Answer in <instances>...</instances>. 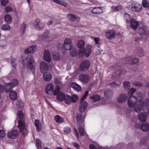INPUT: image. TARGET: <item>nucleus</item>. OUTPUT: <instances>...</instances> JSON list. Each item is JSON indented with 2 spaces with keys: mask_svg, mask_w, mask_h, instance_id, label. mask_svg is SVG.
<instances>
[{
  "mask_svg": "<svg viewBox=\"0 0 149 149\" xmlns=\"http://www.w3.org/2000/svg\"><path fill=\"white\" fill-rule=\"evenodd\" d=\"M53 1L56 3L61 5H64L65 6L64 4H65V3L61 1L58 0H53Z\"/></svg>",
  "mask_w": 149,
  "mask_h": 149,
  "instance_id": "obj_56",
  "label": "nucleus"
},
{
  "mask_svg": "<svg viewBox=\"0 0 149 149\" xmlns=\"http://www.w3.org/2000/svg\"><path fill=\"white\" fill-rule=\"evenodd\" d=\"M26 64L28 68L30 69L32 72H33L35 70V67L33 65L34 62V59L32 57H30L26 58Z\"/></svg>",
  "mask_w": 149,
  "mask_h": 149,
  "instance_id": "obj_7",
  "label": "nucleus"
},
{
  "mask_svg": "<svg viewBox=\"0 0 149 149\" xmlns=\"http://www.w3.org/2000/svg\"><path fill=\"white\" fill-rule=\"evenodd\" d=\"M141 128L143 131H147L149 130V123H145L142 124Z\"/></svg>",
  "mask_w": 149,
  "mask_h": 149,
  "instance_id": "obj_34",
  "label": "nucleus"
},
{
  "mask_svg": "<svg viewBox=\"0 0 149 149\" xmlns=\"http://www.w3.org/2000/svg\"><path fill=\"white\" fill-rule=\"evenodd\" d=\"M18 132L17 130H13L9 132L7 134L8 137L11 139H14L18 135Z\"/></svg>",
  "mask_w": 149,
  "mask_h": 149,
  "instance_id": "obj_16",
  "label": "nucleus"
},
{
  "mask_svg": "<svg viewBox=\"0 0 149 149\" xmlns=\"http://www.w3.org/2000/svg\"><path fill=\"white\" fill-rule=\"evenodd\" d=\"M12 10L13 8L9 6H8L6 7L5 8V11L7 13L10 12Z\"/></svg>",
  "mask_w": 149,
  "mask_h": 149,
  "instance_id": "obj_60",
  "label": "nucleus"
},
{
  "mask_svg": "<svg viewBox=\"0 0 149 149\" xmlns=\"http://www.w3.org/2000/svg\"><path fill=\"white\" fill-rule=\"evenodd\" d=\"M78 99V97L76 95H73L71 97L69 95H66L64 100L66 104H70L72 102L75 103Z\"/></svg>",
  "mask_w": 149,
  "mask_h": 149,
  "instance_id": "obj_3",
  "label": "nucleus"
},
{
  "mask_svg": "<svg viewBox=\"0 0 149 149\" xmlns=\"http://www.w3.org/2000/svg\"><path fill=\"white\" fill-rule=\"evenodd\" d=\"M44 60L46 62L49 63L51 61V58L49 52L47 50L45 51L43 56Z\"/></svg>",
  "mask_w": 149,
  "mask_h": 149,
  "instance_id": "obj_18",
  "label": "nucleus"
},
{
  "mask_svg": "<svg viewBox=\"0 0 149 149\" xmlns=\"http://www.w3.org/2000/svg\"><path fill=\"white\" fill-rule=\"evenodd\" d=\"M85 42L82 40H79L77 43V45L78 47L81 48L84 45Z\"/></svg>",
  "mask_w": 149,
  "mask_h": 149,
  "instance_id": "obj_36",
  "label": "nucleus"
},
{
  "mask_svg": "<svg viewBox=\"0 0 149 149\" xmlns=\"http://www.w3.org/2000/svg\"><path fill=\"white\" fill-rule=\"evenodd\" d=\"M64 48L66 50H70L72 47L71 40L69 38H66L64 41L63 45Z\"/></svg>",
  "mask_w": 149,
  "mask_h": 149,
  "instance_id": "obj_11",
  "label": "nucleus"
},
{
  "mask_svg": "<svg viewBox=\"0 0 149 149\" xmlns=\"http://www.w3.org/2000/svg\"><path fill=\"white\" fill-rule=\"evenodd\" d=\"M104 94L105 96L107 98H110L112 97L113 95V92L111 90L107 89L105 90Z\"/></svg>",
  "mask_w": 149,
  "mask_h": 149,
  "instance_id": "obj_26",
  "label": "nucleus"
},
{
  "mask_svg": "<svg viewBox=\"0 0 149 149\" xmlns=\"http://www.w3.org/2000/svg\"><path fill=\"white\" fill-rule=\"evenodd\" d=\"M37 144L36 145L37 149H41L42 147L41 146V143L40 141L37 139L36 140Z\"/></svg>",
  "mask_w": 149,
  "mask_h": 149,
  "instance_id": "obj_51",
  "label": "nucleus"
},
{
  "mask_svg": "<svg viewBox=\"0 0 149 149\" xmlns=\"http://www.w3.org/2000/svg\"><path fill=\"white\" fill-rule=\"evenodd\" d=\"M71 87L75 91L79 92L81 90V87L78 84L75 83H72Z\"/></svg>",
  "mask_w": 149,
  "mask_h": 149,
  "instance_id": "obj_28",
  "label": "nucleus"
},
{
  "mask_svg": "<svg viewBox=\"0 0 149 149\" xmlns=\"http://www.w3.org/2000/svg\"><path fill=\"white\" fill-rule=\"evenodd\" d=\"M56 95V98L57 100L61 102L63 101L64 100L65 95L63 92H61L58 94Z\"/></svg>",
  "mask_w": 149,
  "mask_h": 149,
  "instance_id": "obj_31",
  "label": "nucleus"
},
{
  "mask_svg": "<svg viewBox=\"0 0 149 149\" xmlns=\"http://www.w3.org/2000/svg\"><path fill=\"white\" fill-rule=\"evenodd\" d=\"M136 91V89L134 88H132L129 89L128 94L129 95H133Z\"/></svg>",
  "mask_w": 149,
  "mask_h": 149,
  "instance_id": "obj_43",
  "label": "nucleus"
},
{
  "mask_svg": "<svg viewBox=\"0 0 149 149\" xmlns=\"http://www.w3.org/2000/svg\"><path fill=\"white\" fill-rule=\"evenodd\" d=\"M17 59L16 58H12L11 60V64L14 68H15V66L17 65Z\"/></svg>",
  "mask_w": 149,
  "mask_h": 149,
  "instance_id": "obj_46",
  "label": "nucleus"
},
{
  "mask_svg": "<svg viewBox=\"0 0 149 149\" xmlns=\"http://www.w3.org/2000/svg\"><path fill=\"white\" fill-rule=\"evenodd\" d=\"M79 54L80 56H82L85 55V50L83 49H80L79 52Z\"/></svg>",
  "mask_w": 149,
  "mask_h": 149,
  "instance_id": "obj_57",
  "label": "nucleus"
},
{
  "mask_svg": "<svg viewBox=\"0 0 149 149\" xmlns=\"http://www.w3.org/2000/svg\"><path fill=\"white\" fill-rule=\"evenodd\" d=\"M130 83L127 81H125L123 84L124 88L126 89H129L130 87Z\"/></svg>",
  "mask_w": 149,
  "mask_h": 149,
  "instance_id": "obj_48",
  "label": "nucleus"
},
{
  "mask_svg": "<svg viewBox=\"0 0 149 149\" xmlns=\"http://www.w3.org/2000/svg\"><path fill=\"white\" fill-rule=\"evenodd\" d=\"M92 46L90 45H88L85 50V55L86 57H88L90 56L92 50Z\"/></svg>",
  "mask_w": 149,
  "mask_h": 149,
  "instance_id": "obj_25",
  "label": "nucleus"
},
{
  "mask_svg": "<svg viewBox=\"0 0 149 149\" xmlns=\"http://www.w3.org/2000/svg\"><path fill=\"white\" fill-rule=\"evenodd\" d=\"M90 62L88 60H85L81 62L80 65V69L81 71L88 70L90 66Z\"/></svg>",
  "mask_w": 149,
  "mask_h": 149,
  "instance_id": "obj_8",
  "label": "nucleus"
},
{
  "mask_svg": "<svg viewBox=\"0 0 149 149\" xmlns=\"http://www.w3.org/2000/svg\"><path fill=\"white\" fill-rule=\"evenodd\" d=\"M105 35L108 39L111 40L114 38L115 34L113 30H109L106 32Z\"/></svg>",
  "mask_w": 149,
  "mask_h": 149,
  "instance_id": "obj_17",
  "label": "nucleus"
},
{
  "mask_svg": "<svg viewBox=\"0 0 149 149\" xmlns=\"http://www.w3.org/2000/svg\"><path fill=\"white\" fill-rule=\"evenodd\" d=\"M143 95L140 92H137L135 95L130 96L127 101L128 107L133 108L135 111L137 113L141 112L143 109Z\"/></svg>",
  "mask_w": 149,
  "mask_h": 149,
  "instance_id": "obj_1",
  "label": "nucleus"
},
{
  "mask_svg": "<svg viewBox=\"0 0 149 149\" xmlns=\"http://www.w3.org/2000/svg\"><path fill=\"white\" fill-rule=\"evenodd\" d=\"M76 119L78 124L79 125V132L80 135L81 136L84 135L82 125H83L84 118H83L81 114H78L76 117Z\"/></svg>",
  "mask_w": 149,
  "mask_h": 149,
  "instance_id": "obj_2",
  "label": "nucleus"
},
{
  "mask_svg": "<svg viewBox=\"0 0 149 149\" xmlns=\"http://www.w3.org/2000/svg\"><path fill=\"white\" fill-rule=\"evenodd\" d=\"M6 133L3 130H0V138H3L6 135Z\"/></svg>",
  "mask_w": 149,
  "mask_h": 149,
  "instance_id": "obj_59",
  "label": "nucleus"
},
{
  "mask_svg": "<svg viewBox=\"0 0 149 149\" xmlns=\"http://www.w3.org/2000/svg\"><path fill=\"white\" fill-rule=\"evenodd\" d=\"M124 18L125 19L127 23H129L131 20V17L127 13H125L124 15Z\"/></svg>",
  "mask_w": 149,
  "mask_h": 149,
  "instance_id": "obj_41",
  "label": "nucleus"
},
{
  "mask_svg": "<svg viewBox=\"0 0 149 149\" xmlns=\"http://www.w3.org/2000/svg\"><path fill=\"white\" fill-rule=\"evenodd\" d=\"M17 105L18 106L20 109L23 106V104L21 101H18L17 103Z\"/></svg>",
  "mask_w": 149,
  "mask_h": 149,
  "instance_id": "obj_64",
  "label": "nucleus"
},
{
  "mask_svg": "<svg viewBox=\"0 0 149 149\" xmlns=\"http://www.w3.org/2000/svg\"><path fill=\"white\" fill-rule=\"evenodd\" d=\"M143 108L144 107V105H145L146 107L148 106L149 105V99L148 98L146 99L144 102L143 101Z\"/></svg>",
  "mask_w": 149,
  "mask_h": 149,
  "instance_id": "obj_58",
  "label": "nucleus"
},
{
  "mask_svg": "<svg viewBox=\"0 0 149 149\" xmlns=\"http://www.w3.org/2000/svg\"><path fill=\"white\" fill-rule=\"evenodd\" d=\"M147 114L145 112H141L138 115V118L139 120L142 122L146 121Z\"/></svg>",
  "mask_w": 149,
  "mask_h": 149,
  "instance_id": "obj_22",
  "label": "nucleus"
},
{
  "mask_svg": "<svg viewBox=\"0 0 149 149\" xmlns=\"http://www.w3.org/2000/svg\"><path fill=\"white\" fill-rule=\"evenodd\" d=\"M144 51L143 49L141 48H139L136 52L137 54L140 57L143 56L144 54Z\"/></svg>",
  "mask_w": 149,
  "mask_h": 149,
  "instance_id": "obj_39",
  "label": "nucleus"
},
{
  "mask_svg": "<svg viewBox=\"0 0 149 149\" xmlns=\"http://www.w3.org/2000/svg\"><path fill=\"white\" fill-rule=\"evenodd\" d=\"M60 88L59 86H56L54 91L53 92L54 95H56L58 94L59 93L61 92H60Z\"/></svg>",
  "mask_w": 149,
  "mask_h": 149,
  "instance_id": "obj_47",
  "label": "nucleus"
},
{
  "mask_svg": "<svg viewBox=\"0 0 149 149\" xmlns=\"http://www.w3.org/2000/svg\"><path fill=\"white\" fill-rule=\"evenodd\" d=\"M102 8L99 7H94L91 10V12L94 14H99L103 12V9Z\"/></svg>",
  "mask_w": 149,
  "mask_h": 149,
  "instance_id": "obj_20",
  "label": "nucleus"
},
{
  "mask_svg": "<svg viewBox=\"0 0 149 149\" xmlns=\"http://www.w3.org/2000/svg\"><path fill=\"white\" fill-rule=\"evenodd\" d=\"M130 23L131 28L134 30L136 29L139 25L138 22L135 21L133 19H131Z\"/></svg>",
  "mask_w": 149,
  "mask_h": 149,
  "instance_id": "obj_24",
  "label": "nucleus"
},
{
  "mask_svg": "<svg viewBox=\"0 0 149 149\" xmlns=\"http://www.w3.org/2000/svg\"><path fill=\"white\" fill-rule=\"evenodd\" d=\"M121 84V82L120 81H118V83H116L115 81L112 82L109 84L110 86L112 87H115L120 86Z\"/></svg>",
  "mask_w": 149,
  "mask_h": 149,
  "instance_id": "obj_42",
  "label": "nucleus"
},
{
  "mask_svg": "<svg viewBox=\"0 0 149 149\" xmlns=\"http://www.w3.org/2000/svg\"><path fill=\"white\" fill-rule=\"evenodd\" d=\"M142 4L143 7H148L149 6V3L147 2L146 0H144L143 1Z\"/></svg>",
  "mask_w": 149,
  "mask_h": 149,
  "instance_id": "obj_54",
  "label": "nucleus"
},
{
  "mask_svg": "<svg viewBox=\"0 0 149 149\" xmlns=\"http://www.w3.org/2000/svg\"><path fill=\"white\" fill-rule=\"evenodd\" d=\"M142 6L141 4L138 3L132 4L131 9L134 12H138L140 11L141 9Z\"/></svg>",
  "mask_w": 149,
  "mask_h": 149,
  "instance_id": "obj_19",
  "label": "nucleus"
},
{
  "mask_svg": "<svg viewBox=\"0 0 149 149\" xmlns=\"http://www.w3.org/2000/svg\"><path fill=\"white\" fill-rule=\"evenodd\" d=\"M71 131V129L69 127H66L64 128V132L66 133H70V132Z\"/></svg>",
  "mask_w": 149,
  "mask_h": 149,
  "instance_id": "obj_61",
  "label": "nucleus"
},
{
  "mask_svg": "<svg viewBox=\"0 0 149 149\" xmlns=\"http://www.w3.org/2000/svg\"><path fill=\"white\" fill-rule=\"evenodd\" d=\"M36 49V46H31L29 47L25 50L24 53L26 54L33 53L35 52Z\"/></svg>",
  "mask_w": 149,
  "mask_h": 149,
  "instance_id": "obj_23",
  "label": "nucleus"
},
{
  "mask_svg": "<svg viewBox=\"0 0 149 149\" xmlns=\"http://www.w3.org/2000/svg\"><path fill=\"white\" fill-rule=\"evenodd\" d=\"M122 8L121 5H117L114 7V9L116 11H119Z\"/></svg>",
  "mask_w": 149,
  "mask_h": 149,
  "instance_id": "obj_63",
  "label": "nucleus"
},
{
  "mask_svg": "<svg viewBox=\"0 0 149 149\" xmlns=\"http://www.w3.org/2000/svg\"><path fill=\"white\" fill-rule=\"evenodd\" d=\"M43 40L47 42H49L52 39L56 37V36H51L49 31L46 30L43 33L42 36Z\"/></svg>",
  "mask_w": 149,
  "mask_h": 149,
  "instance_id": "obj_5",
  "label": "nucleus"
},
{
  "mask_svg": "<svg viewBox=\"0 0 149 149\" xmlns=\"http://www.w3.org/2000/svg\"><path fill=\"white\" fill-rule=\"evenodd\" d=\"M40 70L41 72L44 73L49 69V65L46 62L42 61L41 62L40 65Z\"/></svg>",
  "mask_w": 149,
  "mask_h": 149,
  "instance_id": "obj_15",
  "label": "nucleus"
},
{
  "mask_svg": "<svg viewBox=\"0 0 149 149\" xmlns=\"http://www.w3.org/2000/svg\"><path fill=\"white\" fill-rule=\"evenodd\" d=\"M10 98L13 100H15L17 98V93L15 91L12 90L9 93Z\"/></svg>",
  "mask_w": 149,
  "mask_h": 149,
  "instance_id": "obj_33",
  "label": "nucleus"
},
{
  "mask_svg": "<svg viewBox=\"0 0 149 149\" xmlns=\"http://www.w3.org/2000/svg\"><path fill=\"white\" fill-rule=\"evenodd\" d=\"M59 53H54L53 55V58L56 60H58L59 58Z\"/></svg>",
  "mask_w": 149,
  "mask_h": 149,
  "instance_id": "obj_52",
  "label": "nucleus"
},
{
  "mask_svg": "<svg viewBox=\"0 0 149 149\" xmlns=\"http://www.w3.org/2000/svg\"><path fill=\"white\" fill-rule=\"evenodd\" d=\"M121 73V71L120 70H118L115 73H113L112 75V78H113L114 77V76H115V75H120Z\"/></svg>",
  "mask_w": 149,
  "mask_h": 149,
  "instance_id": "obj_62",
  "label": "nucleus"
},
{
  "mask_svg": "<svg viewBox=\"0 0 149 149\" xmlns=\"http://www.w3.org/2000/svg\"><path fill=\"white\" fill-rule=\"evenodd\" d=\"M132 84L137 87H142L143 85V84L138 81L133 82Z\"/></svg>",
  "mask_w": 149,
  "mask_h": 149,
  "instance_id": "obj_50",
  "label": "nucleus"
},
{
  "mask_svg": "<svg viewBox=\"0 0 149 149\" xmlns=\"http://www.w3.org/2000/svg\"><path fill=\"white\" fill-rule=\"evenodd\" d=\"M55 119L57 123H60L64 121L63 119L58 115H56L55 116Z\"/></svg>",
  "mask_w": 149,
  "mask_h": 149,
  "instance_id": "obj_40",
  "label": "nucleus"
},
{
  "mask_svg": "<svg viewBox=\"0 0 149 149\" xmlns=\"http://www.w3.org/2000/svg\"><path fill=\"white\" fill-rule=\"evenodd\" d=\"M128 98L127 94L123 93L119 95L117 98V101L119 103H123L127 100Z\"/></svg>",
  "mask_w": 149,
  "mask_h": 149,
  "instance_id": "obj_14",
  "label": "nucleus"
},
{
  "mask_svg": "<svg viewBox=\"0 0 149 149\" xmlns=\"http://www.w3.org/2000/svg\"><path fill=\"white\" fill-rule=\"evenodd\" d=\"M45 25L44 22L39 19H36L34 25L35 28L40 30L43 28Z\"/></svg>",
  "mask_w": 149,
  "mask_h": 149,
  "instance_id": "obj_10",
  "label": "nucleus"
},
{
  "mask_svg": "<svg viewBox=\"0 0 149 149\" xmlns=\"http://www.w3.org/2000/svg\"><path fill=\"white\" fill-rule=\"evenodd\" d=\"M43 78L45 80L49 81L51 79L52 76L49 72H45L44 73Z\"/></svg>",
  "mask_w": 149,
  "mask_h": 149,
  "instance_id": "obj_27",
  "label": "nucleus"
},
{
  "mask_svg": "<svg viewBox=\"0 0 149 149\" xmlns=\"http://www.w3.org/2000/svg\"><path fill=\"white\" fill-rule=\"evenodd\" d=\"M54 85L52 83H49L46 86L45 90V93L47 94L50 95L54 92Z\"/></svg>",
  "mask_w": 149,
  "mask_h": 149,
  "instance_id": "obj_13",
  "label": "nucleus"
},
{
  "mask_svg": "<svg viewBox=\"0 0 149 149\" xmlns=\"http://www.w3.org/2000/svg\"><path fill=\"white\" fill-rule=\"evenodd\" d=\"M77 52L76 48H74L72 49L70 52L71 56L73 57H75L77 55Z\"/></svg>",
  "mask_w": 149,
  "mask_h": 149,
  "instance_id": "obj_38",
  "label": "nucleus"
},
{
  "mask_svg": "<svg viewBox=\"0 0 149 149\" xmlns=\"http://www.w3.org/2000/svg\"><path fill=\"white\" fill-rule=\"evenodd\" d=\"M10 29V26L8 24H5L3 25L1 28V29L5 30H9Z\"/></svg>",
  "mask_w": 149,
  "mask_h": 149,
  "instance_id": "obj_45",
  "label": "nucleus"
},
{
  "mask_svg": "<svg viewBox=\"0 0 149 149\" xmlns=\"http://www.w3.org/2000/svg\"><path fill=\"white\" fill-rule=\"evenodd\" d=\"M35 124L37 128V131H39L41 128V125L38 120H36L35 122Z\"/></svg>",
  "mask_w": 149,
  "mask_h": 149,
  "instance_id": "obj_37",
  "label": "nucleus"
},
{
  "mask_svg": "<svg viewBox=\"0 0 149 149\" xmlns=\"http://www.w3.org/2000/svg\"><path fill=\"white\" fill-rule=\"evenodd\" d=\"M1 4L3 6H6L8 2V0H1Z\"/></svg>",
  "mask_w": 149,
  "mask_h": 149,
  "instance_id": "obj_55",
  "label": "nucleus"
},
{
  "mask_svg": "<svg viewBox=\"0 0 149 149\" xmlns=\"http://www.w3.org/2000/svg\"><path fill=\"white\" fill-rule=\"evenodd\" d=\"M26 28V24L25 23H23L21 24V30L22 31V33H23Z\"/></svg>",
  "mask_w": 149,
  "mask_h": 149,
  "instance_id": "obj_53",
  "label": "nucleus"
},
{
  "mask_svg": "<svg viewBox=\"0 0 149 149\" xmlns=\"http://www.w3.org/2000/svg\"><path fill=\"white\" fill-rule=\"evenodd\" d=\"M100 99V96L98 95H93L90 97V99L92 102H95L99 101Z\"/></svg>",
  "mask_w": 149,
  "mask_h": 149,
  "instance_id": "obj_32",
  "label": "nucleus"
},
{
  "mask_svg": "<svg viewBox=\"0 0 149 149\" xmlns=\"http://www.w3.org/2000/svg\"><path fill=\"white\" fill-rule=\"evenodd\" d=\"M136 29V31L141 35H143L145 33L146 28L143 24H139Z\"/></svg>",
  "mask_w": 149,
  "mask_h": 149,
  "instance_id": "obj_12",
  "label": "nucleus"
},
{
  "mask_svg": "<svg viewBox=\"0 0 149 149\" xmlns=\"http://www.w3.org/2000/svg\"><path fill=\"white\" fill-rule=\"evenodd\" d=\"M17 114L20 120H23L24 113L21 111H18Z\"/></svg>",
  "mask_w": 149,
  "mask_h": 149,
  "instance_id": "obj_44",
  "label": "nucleus"
},
{
  "mask_svg": "<svg viewBox=\"0 0 149 149\" xmlns=\"http://www.w3.org/2000/svg\"><path fill=\"white\" fill-rule=\"evenodd\" d=\"M18 127L20 132H22L24 136L27 134L28 132L23 120H18Z\"/></svg>",
  "mask_w": 149,
  "mask_h": 149,
  "instance_id": "obj_6",
  "label": "nucleus"
},
{
  "mask_svg": "<svg viewBox=\"0 0 149 149\" xmlns=\"http://www.w3.org/2000/svg\"><path fill=\"white\" fill-rule=\"evenodd\" d=\"M5 21L8 23H11L12 22V18L10 15L7 14L4 17Z\"/></svg>",
  "mask_w": 149,
  "mask_h": 149,
  "instance_id": "obj_35",
  "label": "nucleus"
},
{
  "mask_svg": "<svg viewBox=\"0 0 149 149\" xmlns=\"http://www.w3.org/2000/svg\"><path fill=\"white\" fill-rule=\"evenodd\" d=\"M88 103L85 101L81 100L80 104L79 107V110L80 112H83L84 111L88 105Z\"/></svg>",
  "mask_w": 149,
  "mask_h": 149,
  "instance_id": "obj_21",
  "label": "nucleus"
},
{
  "mask_svg": "<svg viewBox=\"0 0 149 149\" xmlns=\"http://www.w3.org/2000/svg\"><path fill=\"white\" fill-rule=\"evenodd\" d=\"M67 16L68 19L71 20H76L78 22L80 19L79 17L72 14H69Z\"/></svg>",
  "mask_w": 149,
  "mask_h": 149,
  "instance_id": "obj_30",
  "label": "nucleus"
},
{
  "mask_svg": "<svg viewBox=\"0 0 149 149\" xmlns=\"http://www.w3.org/2000/svg\"><path fill=\"white\" fill-rule=\"evenodd\" d=\"M18 84V81L16 79L12 80L10 83H6L5 85V92L7 93L9 92L14 86L17 85Z\"/></svg>",
  "mask_w": 149,
  "mask_h": 149,
  "instance_id": "obj_4",
  "label": "nucleus"
},
{
  "mask_svg": "<svg viewBox=\"0 0 149 149\" xmlns=\"http://www.w3.org/2000/svg\"><path fill=\"white\" fill-rule=\"evenodd\" d=\"M94 40H95L96 45H97V47H99L100 46V44L99 42V41L100 40L99 38H94Z\"/></svg>",
  "mask_w": 149,
  "mask_h": 149,
  "instance_id": "obj_49",
  "label": "nucleus"
},
{
  "mask_svg": "<svg viewBox=\"0 0 149 149\" xmlns=\"http://www.w3.org/2000/svg\"><path fill=\"white\" fill-rule=\"evenodd\" d=\"M127 60L128 61H126V63L130 64H134L137 63L138 62V59L137 58L133 59L130 57L128 58Z\"/></svg>",
  "mask_w": 149,
  "mask_h": 149,
  "instance_id": "obj_29",
  "label": "nucleus"
},
{
  "mask_svg": "<svg viewBox=\"0 0 149 149\" xmlns=\"http://www.w3.org/2000/svg\"><path fill=\"white\" fill-rule=\"evenodd\" d=\"M79 80L82 83L86 84L89 81L90 77L87 74H81L79 76Z\"/></svg>",
  "mask_w": 149,
  "mask_h": 149,
  "instance_id": "obj_9",
  "label": "nucleus"
}]
</instances>
